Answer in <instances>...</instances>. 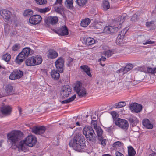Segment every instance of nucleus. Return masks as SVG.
Instances as JSON below:
<instances>
[{"label": "nucleus", "instance_id": "1", "mask_svg": "<svg viewBox=\"0 0 156 156\" xmlns=\"http://www.w3.org/2000/svg\"><path fill=\"white\" fill-rule=\"evenodd\" d=\"M37 140L36 137L32 135L27 136L23 140L21 141L17 146L19 151H25L26 145L29 147H33L36 143Z\"/></svg>", "mask_w": 156, "mask_h": 156}, {"label": "nucleus", "instance_id": "2", "mask_svg": "<svg viewBox=\"0 0 156 156\" xmlns=\"http://www.w3.org/2000/svg\"><path fill=\"white\" fill-rule=\"evenodd\" d=\"M124 17L122 16L121 17H118L117 18V21L115 22L116 24L115 27L112 26H106L104 28L103 30V32L107 34L114 33L118 31V29L121 27V24L123 22V20Z\"/></svg>", "mask_w": 156, "mask_h": 156}, {"label": "nucleus", "instance_id": "3", "mask_svg": "<svg viewBox=\"0 0 156 156\" xmlns=\"http://www.w3.org/2000/svg\"><path fill=\"white\" fill-rule=\"evenodd\" d=\"M21 132L19 131H13L7 135L8 142L12 145H16V143L20 140Z\"/></svg>", "mask_w": 156, "mask_h": 156}, {"label": "nucleus", "instance_id": "4", "mask_svg": "<svg viewBox=\"0 0 156 156\" xmlns=\"http://www.w3.org/2000/svg\"><path fill=\"white\" fill-rule=\"evenodd\" d=\"M0 13L5 22L9 23L15 22L16 17L13 16L9 10L5 9H2L0 11Z\"/></svg>", "mask_w": 156, "mask_h": 156}, {"label": "nucleus", "instance_id": "5", "mask_svg": "<svg viewBox=\"0 0 156 156\" xmlns=\"http://www.w3.org/2000/svg\"><path fill=\"white\" fill-rule=\"evenodd\" d=\"M74 89L80 98L85 97L87 94L86 90L82 87V83L79 81L76 83Z\"/></svg>", "mask_w": 156, "mask_h": 156}, {"label": "nucleus", "instance_id": "6", "mask_svg": "<svg viewBox=\"0 0 156 156\" xmlns=\"http://www.w3.org/2000/svg\"><path fill=\"white\" fill-rule=\"evenodd\" d=\"M115 125L123 129L126 130L127 129L129 124L126 120L118 118L115 122Z\"/></svg>", "mask_w": 156, "mask_h": 156}, {"label": "nucleus", "instance_id": "7", "mask_svg": "<svg viewBox=\"0 0 156 156\" xmlns=\"http://www.w3.org/2000/svg\"><path fill=\"white\" fill-rule=\"evenodd\" d=\"M71 91L72 89L69 86H62L60 91L61 96L63 98H67L71 94Z\"/></svg>", "mask_w": 156, "mask_h": 156}, {"label": "nucleus", "instance_id": "8", "mask_svg": "<svg viewBox=\"0 0 156 156\" xmlns=\"http://www.w3.org/2000/svg\"><path fill=\"white\" fill-rule=\"evenodd\" d=\"M82 137L78 136H75L73 139H72L69 143V145L72 147L74 149H78L79 150L80 148L78 147V145L80 144V141Z\"/></svg>", "mask_w": 156, "mask_h": 156}, {"label": "nucleus", "instance_id": "9", "mask_svg": "<svg viewBox=\"0 0 156 156\" xmlns=\"http://www.w3.org/2000/svg\"><path fill=\"white\" fill-rule=\"evenodd\" d=\"M23 75V72L19 70H16L12 72L9 76V78L12 80L19 79Z\"/></svg>", "mask_w": 156, "mask_h": 156}, {"label": "nucleus", "instance_id": "10", "mask_svg": "<svg viewBox=\"0 0 156 156\" xmlns=\"http://www.w3.org/2000/svg\"><path fill=\"white\" fill-rule=\"evenodd\" d=\"M64 63L63 59L61 57L58 58L55 62L56 67L60 73L63 72Z\"/></svg>", "mask_w": 156, "mask_h": 156}, {"label": "nucleus", "instance_id": "11", "mask_svg": "<svg viewBox=\"0 0 156 156\" xmlns=\"http://www.w3.org/2000/svg\"><path fill=\"white\" fill-rule=\"evenodd\" d=\"M42 20L41 16L37 15L31 16L29 19L30 23L32 24L36 25L39 23Z\"/></svg>", "mask_w": 156, "mask_h": 156}, {"label": "nucleus", "instance_id": "12", "mask_svg": "<svg viewBox=\"0 0 156 156\" xmlns=\"http://www.w3.org/2000/svg\"><path fill=\"white\" fill-rule=\"evenodd\" d=\"M127 31V29H123L121 31V33L118 35L116 39V43L117 44L121 45L124 43V36Z\"/></svg>", "mask_w": 156, "mask_h": 156}, {"label": "nucleus", "instance_id": "13", "mask_svg": "<svg viewBox=\"0 0 156 156\" xmlns=\"http://www.w3.org/2000/svg\"><path fill=\"white\" fill-rule=\"evenodd\" d=\"M130 108L132 112L138 113L141 110L142 106L136 103H132L130 105Z\"/></svg>", "mask_w": 156, "mask_h": 156}, {"label": "nucleus", "instance_id": "14", "mask_svg": "<svg viewBox=\"0 0 156 156\" xmlns=\"http://www.w3.org/2000/svg\"><path fill=\"white\" fill-rule=\"evenodd\" d=\"M46 129L44 126L34 127L32 129V131L36 134L40 135L43 134L45 131Z\"/></svg>", "mask_w": 156, "mask_h": 156}, {"label": "nucleus", "instance_id": "15", "mask_svg": "<svg viewBox=\"0 0 156 156\" xmlns=\"http://www.w3.org/2000/svg\"><path fill=\"white\" fill-rule=\"evenodd\" d=\"M12 108L9 105H5L4 104L2 105V107L1 108V111L2 113L5 115H9L11 112Z\"/></svg>", "mask_w": 156, "mask_h": 156}, {"label": "nucleus", "instance_id": "16", "mask_svg": "<svg viewBox=\"0 0 156 156\" xmlns=\"http://www.w3.org/2000/svg\"><path fill=\"white\" fill-rule=\"evenodd\" d=\"M33 53V51H31L29 48L27 47L23 48L20 54L25 58L27 57L30 54H32Z\"/></svg>", "mask_w": 156, "mask_h": 156}, {"label": "nucleus", "instance_id": "17", "mask_svg": "<svg viewBox=\"0 0 156 156\" xmlns=\"http://www.w3.org/2000/svg\"><path fill=\"white\" fill-rule=\"evenodd\" d=\"M55 32L61 35H66L68 34L67 28L65 26H62L60 29L55 31Z\"/></svg>", "mask_w": 156, "mask_h": 156}, {"label": "nucleus", "instance_id": "18", "mask_svg": "<svg viewBox=\"0 0 156 156\" xmlns=\"http://www.w3.org/2000/svg\"><path fill=\"white\" fill-rule=\"evenodd\" d=\"M79 143H80L78 145V146L80 148L79 150L75 149V150L79 152H82L85 150L86 148L85 141L84 138L82 137Z\"/></svg>", "mask_w": 156, "mask_h": 156}, {"label": "nucleus", "instance_id": "19", "mask_svg": "<svg viewBox=\"0 0 156 156\" xmlns=\"http://www.w3.org/2000/svg\"><path fill=\"white\" fill-rule=\"evenodd\" d=\"M143 125L148 129H151L153 127V125L147 119H144L142 122Z\"/></svg>", "mask_w": 156, "mask_h": 156}, {"label": "nucleus", "instance_id": "20", "mask_svg": "<svg viewBox=\"0 0 156 156\" xmlns=\"http://www.w3.org/2000/svg\"><path fill=\"white\" fill-rule=\"evenodd\" d=\"M87 139L91 142H94L96 140L97 136L94 131L85 136Z\"/></svg>", "mask_w": 156, "mask_h": 156}, {"label": "nucleus", "instance_id": "21", "mask_svg": "<svg viewBox=\"0 0 156 156\" xmlns=\"http://www.w3.org/2000/svg\"><path fill=\"white\" fill-rule=\"evenodd\" d=\"M94 131L92 127L89 126H85L83 129V134L85 136L88 134L92 133Z\"/></svg>", "mask_w": 156, "mask_h": 156}, {"label": "nucleus", "instance_id": "22", "mask_svg": "<svg viewBox=\"0 0 156 156\" xmlns=\"http://www.w3.org/2000/svg\"><path fill=\"white\" fill-rule=\"evenodd\" d=\"M34 60V56H32L28 58L25 61L26 65L29 66H35Z\"/></svg>", "mask_w": 156, "mask_h": 156}, {"label": "nucleus", "instance_id": "23", "mask_svg": "<svg viewBox=\"0 0 156 156\" xmlns=\"http://www.w3.org/2000/svg\"><path fill=\"white\" fill-rule=\"evenodd\" d=\"M129 120L133 126H136L138 122V120L137 118L134 116H131L129 119Z\"/></svg>", "mask_w": 156, "mask_h": 156}, {"label": "nucleus", "instance_id": "24", "mask_svg": "<svg viewBox=\"0 0 156 156\" xmlns=\"http://www.w3.org/2000/svg\"><path fill=\"white\" fill-rule=\"evenodd\" d=\"M51 75L52 78L55 80H58L60 77L59 73L55 69L52 70L51 73Z\"/></svg>", "mask_w": 156, "mask_h": 156}, {"label": "nucleus", "instance_id": "25", "mask_svg": "<svg viewBox=\"0 0 156 156\" xmlns=\"http://www.w3.org/2000/svg\"><path fill=\"white\" fill-rule=\"evenodd\" d=\"M47 20L50 24L54 25L58 22V18L56 16H50L47 18Z\"/></svg>", "mask_w": 156, "mask_h": 156}, {"label": "nucleus", "instance_id": "26", "mask_svg": "<svg viewBox=\"0 0 156 156\" xmlns=\"http://www.w3.org/2000/svg\"><path fill=\"white\" fill-rule=\"evenodd\" d=\"M58 56L57 53L55 51L51 50L48 51V56L50 58H56Z\"/></svg>", "mask_w": 156, "mask_h": 156}, {"label": "nucleus", "instance_id": "27", "mask_svg": "<svg viewBox=\"0 0 156 156\" xmlns=\"http://www.w3.org/2000/svg\"><path fill=\"white\" fill-rule=\"evenodd\" d=\"M90 19L88 18H86L81 21V25L83 27H86L90 23Z\"/></svg>", "mask_w": 156, "mask_h": 156}, {"label": "nucleus", "instance_id": "28", "mask_svg": "<svg viewBox=\"0 0 156 156\" xmlns=\"http://www.w3.org/2000/svg\"><path fill=\"white\" fill-rule=\"evenodd\" d=\"M102 7L105 10H106L109 8V3L108 0H104L103 1Z\"/></svg>", "mask_w": 156, "mask_h": 156}, {"label": "nucleus", "instance_id": "29", "mask_svg": "<svg viewBox=\"0 0 156 156\" xmlns=\"http://www.w3.org/2000/svg\"><path fill=\"white\" fill-rule=\"evenodd\" d=\"M145 73H148L152 74H154L156 73V67L155 68L147 67V70L143 71Z\"/></svg>", "mask_w": 156, "mask_h": 156}, {"label": "nucleus", "instance_id": "30", "mask_svg": "<svg viewBox=\"0 0 156 156\" xmlns=\"http://www.w3.org/2000/svg\"><path fill=\"white\" fill-rule=\"evenodd\" d=\"M25 58L22 56V55L20 53L16 57L15 60L16 63L18 64H20L24 60Z\"/></svg>", "mask_w": 156, "mask_h": 156}, {"label": "nucleus", "instance_id": "31", "mask_svg": "<svg viewBox=\"0 0 156 156\" xmlns=\"http://www.w3.org/2000/svg\"><path fill=\"white\" fill-rule=\"evenodd\" d=\"M128 154L129 156H134L136 154V151L131 146L128 147Z\"/></svg>", "mask_w": 156, "mask_h": 156}, {"label": "nucleus", "instance_id": "32", "mask_svg": "<svg viewBox=\"0 0 156 156\" xmlns=\"http://www.w3.org/2000/svg\"><path fill=\"white\" fill-rule=\"evenodd\" d=\"M73 1V0H66L65 4L66 7L69 9L72 8Z\"/></svg>", "mask_w": 156, "mask_h": 156}, {"label": "nucleus", "instance_id": "33", "mask_svg": "<svg viewBox=\"0 0 156 156\" xmlns=\"http://www.w3.org/2000/svg\"><path fill=\"white\" fill-rule=\"evenodd\" d=\"M35 63V65L41 64L42 61V58L41 57L37 56H34Z\"/></svg>", "mask_w": 156, "mask_h": 156}, {"label": "nucleus", "instance_id": "34", "mask_svg": "<svg viewBox=\"0 0 156 156\" xmlns=\"http://www.w3.org/2000/svg\"><path fill=\"white\" fill-rule=\"evenodd\" d=\"M81 68L83 69L87 74L90 77H91L90 68L86 66H81Z\"/></svg>", "mask_w": 156, "mask_h": 156}, {"label": "nucleus", "instance_id": "35", "mask_svg": "<svg viewBox=\"0 0 156 156\" xmlns=\"http://www.w3.org/2000/svg\"><path fill=\"white\" fill-rule=\"evenodd\" d=\"M76 95L75 94L72 97L66 100H63L61 102L62 104L68 103L73 101L76 98Z\"/></svg>", "mask_w": 156, "mask_h": 156}, {"label": "nucleus", "instance_id": "36", "mask_svg": "<svg viewBox=\"0 0 156 156\" xmlns=\"http://www.w3.org/2000/svg\"><path fill=\"white\" fill-rule=\"evenodd\" d=\"M87 0H76V2L80 7H83L86 4Z\"/></svg>", "mask_w": 156, "mask_h": 156}, {"label": "nucleus", "instance_id": "37", "mask_svg": "<svg viewBox=\"0 0 156 156\" xmlns=\"http://www.w3.org/2000/svg\"><path fill=\"white\" fill-rule=\"evenodd\" d=\"M95 43V40L93 38L88 37L87 38L86 41V44L89 46L94 44Z\"/></svg>", "mask_w": 156, "mask_h": 156}, {"label": "nucleus", "instance_id": "38", "mask_svg": "<svg viewBox=\"0 0 156 156\" xmlns=\"http://www.w3.org/2000/svg\"><path fill=\"white\" fill-rule=\"evenodd\" d=\"M114 53L115 51L112 50H109L103 52V54L105 56L109 57Z\"/></svg>", "mask_w": 156, "mask_h": 156}, {"label": "nucleus", "instance_id": "39", "mask_svg": "<svg viewBox=\"0 0 156 156\" xmlns=\"http://www.w3.org/2000/svg\"><path fill=\"white\" fill-rule=\"evenodd\" d=\"M56 2L57 3H58L59 4H60V5L59 6H56L55 7H54V9L55 11L56 12L60 14H61L63 11V8L61 5V3H59L57 1Z\"/></svg>", "mask_w": 156, "mask_h": 156}, {"label": "nucleus", "instance_id": "40", "mask_svg": "<svg viewBox=\"0 0 156 156\" xmlns=\"http://www.w3.org/2000/svg\"><path fill=\"white\" fill-rule=\"evenodd\" d=\"M13 87L11 85H8L6 87V90L8 95H10L12 94Z\"/></svg>", "mask_w": 156, "mask_h": 156}, {"label": "nucleus", "instance_id": "41", "mask_svg": "<svg viewBox=\"0 0 156 156\" xmlns=\"http://www.w3.org/2000/svg\"><path fill=\"white\" fill-rule=\"evenodd\" d=\"M123 146V143L122 142L118 141L114 143L112 146L114 147L117 148L122 147Z\"/></svg>", "mask_w": 156, "mask_h": 156}, {"label": "nucleus", "instance_id": "42", "mask_svg": "<svg viewBox=\"0 0 156 156\" xmlns=\"http://www.w3.org/2000/svg\"><path fill=\"white\" fill-rule=\"evenodd\" d=\"M126 105L124 101H121L115 104V106L116 108H120L124 107Z\"/></svg>", "mask_w": 156, "mask_h": 156}, {"label": "nucleus", "instance_id": "43", "mask_svg": "<svg viewBox=\"0 0 156 156\" xmlns=\"http://www.w3.org/2000/svg\"><path fill=\"white\" fill-rule=\"evenodd\" d=\"M33 13V11L31 9H28L24 11L23 15L25 16H30L32 15Z\"/></svg>", "mask_w": 156, "mask_h": 156}, {"label": "nucleus", "instance_id": "44", "mask_svg": "<svg viewBox=\"0 0 156 156\" xmlns=\"http://www.w3.org/2000/svg\"><path fill=\"white\" fill-rule=\"evenodd\" d=\"M20 48V44L18 43H16L12 47V50L14 51H17L19 50Z\"/></svg>", "mask_w": 156, "mask_h": 156}, {"label": "nucleus", "instance_id": "45", "mask_svg": "<svg viewBox=\"0 0 156 156\" xmlns=\"http://www.w3.org/2000/svg\"><path fill=\"white\" fill-rule=\"evenodd\" d=\"M2 59L6 62L9 61L11 58V56L9 54H5L3 55Z\"/></svg>", "mask_w": 156, "mask_h": 156}, {"label": "nucleus", "instance_id": "46", "mask_svg": "<svg viewBox=\"0 0 156 156\" xmlns=\"http://www.w3.org/2000/svg\"><path fill=\"white\" fill-rule=\"evenodd\" d=\"M96 130L98 136V137H100L102 136L103 133L102 129L99 127L95 129Z\"/></svg>", "mask_w": 156, "mask_h": 156}, {"label": "nucleus", "instance_id": "47", "mask_svg": "<svg viewBox=\"0 0 156 156\" xmlns=\"http://www.w3.org/2000/svg\"><path fill=\"white\" fill-rule=\"evenodd\" d=\"M133 67V66L132 64H129L127 65L124 68L127 73L128 71L131 70Z\"/></svg>", "mask_w": 156, "mask_h": 156}, {"label": "nucleus", "instance_id": "48", "mask_svg": "<svg viewBox=\"0 0 156 156\" xmlns=\"http://www.w3.org/2000/svg\"><path fill=\"white\" fill-rule=\"evenodd\" d=\"M154 22L153 21L150 22H147L146 23V25L147 27L150 28L153 27L154 25Z\"/></svg>", "mask_w": 156, "mask_h": 156}, {"label": "nucleus", "instance_id": "49", "mask_svg": "<svg viewBox=\"0 0 156 156\" xmlns=\"http://www.w3.org/2000/svg\"><path fill=\"white\" fill-rule=\"evenodd\" d=\"M117 72L119 73V75H124V74L126 73L124 68L123 67L119 69L117 71Z\"/></svg>", "mask_w": 156, "mask_h": 156}, {"label": "nucleus", "instance_id": "50", "mask_svg": "<svg viewBox=\"0 0 156 156\" xmlns=\"http://www.w3.org/2000/svg\"><path fill=\"white\" fill-rule=\"evenodd\" d=\"M91 125L94 127L95 129L99 127L97 126L98 121L96 120H92L91 121Z\"/></svg>", "mask_w": 156, "mask_h": 156}, {"label": "nucleus", "instance_id": "51", "mask_svg": "<svg viewBox=\"0 0 156 156\" xmlns=\"http://www.w3.org/2000/svg\"><path fill=\"white\" fill-rule=\"evenodd\" d=\"M36 2L40 5L45 4L46 1L45 0H35Z\"/></svg>", "mask_w": 156, "mask_h": 156}, {"label": "nucleus", "instance_id": "52", "mask_svg": "<svg viewBox=\"0 0 156 156\" xmlns=\"http://www.w3.org/2000/svg\"><path fill=\"white\" fill-rule=\"evenodd\" d=\"M154 42L152 41L151 40H147L145 42L143 43L144 45H145L148 44H151L154 43Z\"/></svg>", "mask_w": 156, "mask_h": 156}, {"label": "nucleus", "instance_id": "53", "mask_svg": "<svg viewBox=\"0 0 156 156\" xmlns=\"http://www.w3.org/2000/svg\"><path fill=\"white\" fill-rule=\"evenodd\" d=\"M48 8H46L43 9H40L38 10V11L41 13H44L48 11Z\"/></svg>", "mask_w": 156, "mask_h": 156}, {"label": "nucleus", "instance_id": "54", "mask_svg": "<svg viewBox=\"0 0 156 156\" xmlns=\"http://www.w3.org/2000/svg\"><path fill=\"white\" fill-rule=\"evenodd\" d=\"M111 115L114 119L116 118L117 116V114L115 111H113L111 112Z\"/></svg>", "mask_w": 156, "mask_h": 156}, {"label": "nucleus", "instance_id": "55", "mask_svg": "<svg viewBox=\"0 0 156 156\" xmlns=\"http://www.w3.org/2000/svg\"><path fill=\"white\" fill-rule=\"evenodd\" d=\"M137 15L134 14L132 17L131 18V20L133 21H136L137 20Z\"/></svg>", "mask_w": 156, "mask_h": 156}, {"label": "nucleus", "instance_id": "56", "mask_svg": "<svg viewBox=\"0 0 156 156\" xmlns=\"http://www.w3.org/2000/svg\"><path fill=\"white\" fill-rule=\"evenodd\" d=\"M100 140H101V144L103 145V146H105L106 145V140L105 139H103V140H102V139H100Z\"/></svg>", "mask_w": 156, "mask_h": 156}, {"label": "nucleus", "instance_id": "57", "mask_svg": "<svg viewBox=\"0 0 156 156\" xmlns=\"http://www.w3.org/2000/svg\"><path fill=\"white\" fill-rule=\"evenodd\" d=\"M115 154L116 156H124L122 154L118 151L116 152Z\"/></svg>", "mask_w": 156, "mask_h": 156}, {"label": "nucleus", "instance_id": "58", "mask_svg": "<svg viewBox=\"0 0 156 156\" xmlns=\"http://www.w3.org/2000/svg\"><path fill=\"white\" fill-rule=\"evenodd\" d=\"M106 58L105 57H103V56H102L101 58L99 59L98 62H101V61H104L106 60Z\"/></svg>", "mask_w": 156, "mask_h": 156}, {"label": "nucleus", "instance_id": "59", "mask_svg": "<svg viewBox=\"0 0 156 156\" xmlns=\"http://www.w3.org/2000/svg\"><path fill=\"white\" fill-rule=\"evenodd\" d=\"M91 119H92V120H95L96 119V115H92L91 116Z\"/></svg>", "mask_w": 156, "mask_h": 156}, {"label": "nucleus", "instance_id": "60", "mask_svg": "<svg viewBox=\"0 0 156 156\" xmlns=\"http://www.w3.org/2000/svg\"><path fill=\"white\" fill-rule=\"evenodd\" d=\"M149 156H156V153H154L151 154Z\"/></svg>", "mask_w": 156, "mask_h": 156}, {"label": "nucleus", "instance_id": "61", "mask_svg": "<svg viewBox=\"0 0 156 156\" xmlns=\"http://www.w3.org/2000/svg\"><path fill=\"white\" fill-rule=\"evenodd\" d=\"M76 125L77 126H80L81 125L80 124V123L79 122H76Z\"/></svg>", "mask_w": 156, "mask_h": 156}, {"label": "nucleus", "instance_id": "62", "mask_svg": "<svg viewBox=\"0 0 156 156\" xmlns=\"http://www.w3.org/2000/svg\"><path fill=\"white\" fill-rule=\"evenodd\" d=\"M62 0H57V1L59 3H62Z\"/></svg>", "mask_w": 156, "mask_h": 156}, {"label": "nucleus", "instance_id": "63", "mask_svg": "<svg viewBox=\"0 0 156 156\" xmlns=\"http://www.w3.org/2000/svg\"><path fill=\"white\" fill-rule=\"evenodd\" d=\"M2 142H3V141H2V140L0 141V147H1L2 146Z\"/></svg>", "mask_w": 156, "mask_h": 156}, {"label": "nucleus", "instance_id": "64", "mask_svg": "<svg viewBox=\"0 0 156 156\" xmlns=\"http://www.w3.org/2000/svg\"><path fill=\"white\" fill-rule=\"evenodd\" d=\"M104 155L105 156H110V155L109 154H105Z\"/></svg>", "mask_w": 156, "mask_h": 156}]
</instances>
